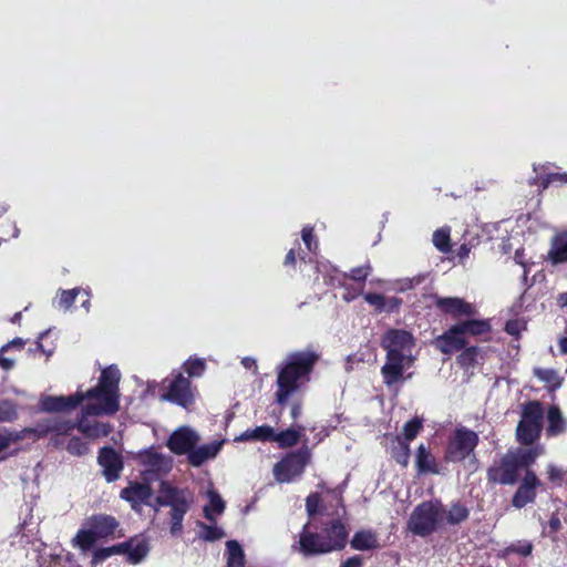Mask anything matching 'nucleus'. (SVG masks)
<instances>
[{"mask_svg":"<svg viewBox=\"0 0 567 567\" xmlns=\"http://www.w3.org/2000/svg\"><path fill=\"white\" fill-rule=\"evenodd\" d=\"M120 379L121 373L118 369L110 367L103 370L100 382L96 385V395L89 399L87 403L82 406L81 413L75 421L61 416L51 417L39 423L34 431L37 433L58 431L62 435L68 433V431L78 430L89 441L107 436L111 432V425L91 417L111 415L118 411Z\"/></svg>","mask_w":567,"mask_h":567,"instance_id":"1","label":"nucleus"},{"mask_svg":"<svg viewBox=\"0 0 567 567\" xmlns=\"http://www.w3.org/2000/svg\"><path fill=\"white\" fill-rule=\"evenodd\" d=\"M319 355L311 350L295 351L289 353L277 367L276 401L285 405L290 396L296 393L303 383L309 381L310 373L318 361Z\"/></svg>","mask_w":567,"mask_h":567,"instance_id":"2","label":"nucleus"},{"mask_svg":"<svg viewBox=\"0 0 567 567\" xmlns=\"http://www.w3.org/2000/svg\"><path fill=\"white\" fill-rule=\"evenodd\" d=\"M306 511L309 517L316 515L336 516L329 527L324 528L323 536L326 537L327 545L331 547V551L344 547L348 532L340 522V512H343L340 491L326 489L321 493H311L306 498Z\"/></svg>","mask_w":567,"mask_h":567,"instance_id":"3","label":"nucleus"},{"mask_svg":"<svg viewBox=\"0 0 567 567\" xmlns=\"http://www.w3.org/2000/svg\"><path fill=\"white\" fill-rule=\"evenodd\" d=\"M386 350V362L382 367V374L386 384L398 382L404 370L413 362L414 341L410 332L404 330H390L382 339Z\"/></svg>","mask_w":567,"mask_h":567,"instance_id":"4","label":"nucleus"},{"mask_svg":"<svg viewBox=\"0 0 567 567\" xmlns=\"http://www.w3.org/2000/svg\"><path fill=\"white\" fill-rule=\"evenodd\" d=\"M194 497L190 491L178 488L168 482H161L158 494L151 506L155 513L159 507H169V532L172 535H179L183 530V520L189 511Z\"/></svg>","mask_w":567,"mask_h":567,"instance_id":"5","label":"nucleus"},{"mask_svg":"<svg viewBox=\"0 0 567 567\" xmlns=\"http://www.w3.org/2000/svg\"><path fill=\"white\" fill-rule=\"evenodd\" d=\"M118 527L116 519L109 515H95L86 520L73 542L82 550H89L96 539L114 535Z\"/></svg>","mask_w":567,"mask_h":567,"instance_id":"6","label":"nucleus"},{"mask_svg":"<svg viewBox=\"0 0 567 567\" xmlns=\"http://www.w3.org/2000/svg\"><path fill=\"white\" fill-rule=\"evenodd\" d=\"M443 522V509L440 503L424 502L412 512L408 528L417 536L432 534Z\"/></svg>","mask_w":567,"mask_h":567,"instance_id":"7","label":"nucleus"},{"mask_svg":"<svg viewBox=\"0 0 567 567\" xmlns=\"http://www.w3.org/2000/svg\"><path fill=\"white\" fill-rule=\"evenodd\" d=\"M544 410L539 402L532 401L524 405L522 420L516 429L517 440L522 444H533L540 435Z\"/></svg>","mask_w":567,"mask_h":567,"instance_id":"8","label":"nucleus"},{"mask_svg":"<svg viewBox=\"0 0 567 567\" xmlns=\"http://www.w3.org/2000/svg\"><path fill=\"white\" fill-rule=\"evenodd\" d=\"M310 451L305 447L288 454L274 467V476L279 483H289L299 477L310 460Z\"/></svg>","mask_w":567,"mask_h":567,"instance_id":"9","label":"nucleus"},{"mask_svg":"<svg viewBox=\"0 0 567 567\" xmlns=\"http://www.w3.org/2000/svg\"><path fill=\"white\" fill-rule=\"evenodd\" d=\"M96 395V386L85 392L76 391L74 394L64 395H43L40 399V409L44 412H66L79 406L84 400H89Z\"/></svg>","mask_w":567,"mask_h":567,"instance_id":"10","label":"nucleus"},{"mask_svg":"<svg viewBox=\"0 0 567 567\" xmlns=\"http://www.w3.org/2000/svg\"><path fill=\"white\" fill-rule=\"evenodd\" d=\"M478 443V436L475 432L465 427L457 429L451 439L446 457L452 462H461L470 457Z\"/></svg>","mask_w":567,"mask_h":567,"instance_id":"11","label":"nucleus"},{"mask_svg":"<svg viewBox=\"0 0 567 567\" xmlns=\"http://www.w3.org/2000/svg\"><path fill=\"white\" fill-rule=\"evenodd\" d=\"M39 435L51 434L50 442L56 449H63L73 456H84L90 453L89 440L84 436H78L74 431L60 435L58 431H48L45 433H38Z\"/></svg>","mask_w":567,"mask_h":567,"instance_id":"12","label":"nucleus"},{"mask_svg":"<svg viewBox=\"0 0 567 567\" xmlns=\"http://www.w3.org/2000/svg\"><path fill=\"white\" fill-rule=\"evenodd\" d=\"M519 467L511 452H507L498 463L488 468L487 478L493 483L513 485L518 477Z\"/></svg>","mask_w":567,"mask_h":567,"instance_id":"13","label":"nucleus"},{"mask_svg":"<svg viewBox=\"0 0 567 567\" xmlns=\"http://www.w3.org/2000/svg\"><path fill=\"white\" fill-rule=\"evenodd\" d=\"M199 434L189 426H179L167 440V447L176 455L189 454L199 442Z\"/></svg>","mask_w":567,"mask_h":567,"instance_id":"14","label":"nucleus"},{"mask_svg":"<svg viewBox=\"0 0 567 567\" xmlns=\"http://www.w3.org/2000/svg\"><path fill=\"white\" fill-rule=\"evenodd\" d=\"M163 400L188 408L194 402V391L190 381L182 373H177L168 385V391L162 395Z\"/></svg>","mask_w":567,"mask_h":567,"instance_id":"15","label":"nucleus"},{"mask_svg":"<svg viewBox=\"0 0 567 567\" xmlns=\"http://www.w3.org/2000/svg\"><path fill=\"white\" fill-rule=\"evenodd\" d=\"M309 525L310 523H307L299 535V542L296 546L299 553L303 556L330 553L331 547L327 545L326 537L321 534L310 532Z\"/></svg>","mask_w":567,"mask_h":567,"instance_id":"16","label":"nucleus"},{"mask_svg":"<svg viewBox=\"0 0 567 567\" xmlns=\"http://www.w3.org/2000/svg\"><path fill=\"white\" fill-rule=\"evenodd\" d=\"M137 460L144 466L145 472L157 475L166 474L173 467V457L157 452L154 447L141 452Z\"/></svg>","mask_w":567,"mask_h":567,"instance_id":"17","label":"nucleus"},{"mask_svg":"<svg viewBox=\"0 0 567 567\" xmlns=\"http://www.w3.org/2000/svg\"><path fill=\"white\" fill-rule=\"evenodd\" d=\"M540 485L539 480L532 471H526V474L513 497V505L522 508L528 503L533 502L536 496V487Z\"/></svg>","mask_w":567,"mask_h":567,"instance_id":"18","label":"nucleus"},{"mask_svg":"<svg viewBox=\"0 0 567 567\" xmlns=\"http://www.w3.org/2000/svg\"><path fill=\"white\" fill-rule=\"evenodd\" d=\"M97 460L107 482H113L118 478L123 464L121 456L113 449L103 447Z\"/></svg>","mask_w":567,"mask_h":567,"instance_id":"19","label":"nucleus"},{"mask_svg":"<svg viewBox=\"0 0 567 567\" xmlns=\"http://www.w3.org/2000/svg\"><path fill=\"white\" fill-rule=\"evenodd\" d=\"M225 440H216L210 443L194 447L188 454V463L194 467H199L204 463L214 460L220 452Z\"/></svg>","mask_w":567,"mask_h":567,"instance_id":"20","label":"nucleus"},{"mask_svg":"<svg viewBox=\"0 0 567 567\" xmlns=\"http://www.w3.org/2000/svg\"><path fill=\"white\" fill-rule=\"evenodd\" d=\"M466 344L464 333L458 329V324L452 327L443 336L436 339V347L444 353H452L462 349Z\"/></svg>","mask_w":567,"mask_h":567,"instance_id":"21","label":"nucleus"},{"mask_svg":"<svg viewBox=\"0 0 567 567\" xmlns=\"http://www.w3.org/2000/svg\"><path fill=\"white\" fill-rule=\"evenodd\" d=\"M152 496V489L147 484L134 483L121 492V497L130 502L134 509L146 504Z\"/></svg>","mask_w":567,"mask_h":567,"instance_id":"22","label":"nucleus"},{"mask_svg":"<svg viewBox=\"0 0 567 567\" xmlns=\"http://www.w3.org/2000/svg\"><path fill=\"white\" fill-rule=\"evenodd\" d=\"M436 306L444 312L453 316H473L475 313L474 307L471 303L456 297L437 298Z\"/></svg>","mask_w":567,"mask_h":567,"instance_id":"23","label":"nucleus"},{"mask_svg":"<svg viewBox=\"0 0 567 567\" xmlns=\"http://www.w3.org/2000/svg\"><path fill=\"white\" fill-rule=\"evenodd\" d=\"M120 553L126 554L132 564H138L148 553V546L145 540L134 539L118 545Z\"/></svg>","mask_w":567,"mask_h":567,"instance_id":"24","label":"nucleus"},{"mask_svg":"<svg viewBox=\"0 0 567 567\" xmlns=\"http://www.w3.org/2000/svg\"><path fill=\"white\" fill-rule=\"evenodd\" d=\"M548 259L553 265L567 261V233L558 234L553 238Z\"/></svg>","mask_w":567,"mask_h":567,"instance_id":"25","label":"nucleus"},{"mask_svg":"<svg viewBox=\"0 0 567 567\" xmlns=\"http://www.w3.org/2000/svg\"><path fill=\"white\" fill-rule=\"evenodd\" d=\"M351 547L355 550H371L379 548L380 543L374 532L363 529L353 535Z\"/></svg>","mask_w":567,"mask_h":567,"instance_id":"26","label":"nucleus"},{"mask_svg":"<svg viewBox=\"0 0 567 567\" xmlns=\"http://www.w3.org/2000/svg\"><path fill=\"white\" fill-rule=\"evenodd\" d=\"M209 503L204 506V516L210 523L216 522V516L221 515L225 511V502L220 495L210 486L207 491Z\"/></svg>","mask_w":567,"mask_h":567,"instance_id":"27","label":"nucleus"},{"mask_svg":"<svg viewBox=\"0 0 567 567\" xmlns=\"http://www.w3.org/2000/svg\"><path fill=\"white\" fill-rule=\"evenodd\" d=\"M275 429L269 425H260L255 429H248L238 435L235 441H260V442H274Z\"/></svg>","mask_w":567,"mask_h":567,"instance_id":"28","label":"nucleus"},{"mask_svg":"<svg viewBox=\"0 0 567 567\" xmlns=\"http://www.w3.org/2000/svg\"><path fill=\"white\" fill-rule=\"evenodd\" d=\"M509 452L520 470L533 464L538 456L544 454L545 450L542 445H538L533 449H516Z\"/></svg>","mask_w":567,"mask_h":567,"instance_id":"29","label":"nucleus"},{"mask_svg":"<svg viewBox=\"0 0 567 567\" xmlns=\"http://www.w3.org/2000/svg\"><path fill=\"white\" fill-rule=\"evenodd\" d=\"M547 422V434L549 436H557L564 433L566 429V422L558 406L551 405L548 409Z\"/></svg>","mask_w":567,"mask_h":567,"instance_id":"30","label":"nucleus"},{"mask_svg":"<svg viewBox=\"0 0 567 567\" xmlns=\"http://www.w3.org/2000/svg\"><path fill=\"white\" fill-rule=\"evenodd\" d=\"M391 455L392 457L405 466L409 463L410 458V446L409 442L403 440L401 436H394L391 439Z\"/></svg>","mask_w":567,"mask_h":567,"instance_id":"31","label":"nucleus"},{"mask_svg":"<svg viewBox=\"0 0 567 567\" xmlns=\"http://www.w3.org/2000/svg\"><path fill=\"white\" fill-rule=\"evenodd\" d=\"M416 465L421 473H437L436 463L423 444L417 447Z\"/></svg>","mask_w":567,"mask_h":567,"instance_id":"32","label":"nucleus"},{"mask_svg":"<svg viewBox=\"0 0 567 567\" xmlns=\"http://www.w3.org/2000/svg\"><path fill=\"white\" fill-rule=\"evenodd\" d=\"M302 431V426H300L298 430L288 429L278 433L275 431L274 442H276L280 447L293 446L300 440Z\"/></svg>","mask_w":567,"mask_h":567,"instance_id":"33","label":"nucleus"},{"mask_svg":"<svg viewBox=\"0 0 567 567\" xmlns=\"http://www.w3.org/2000/svg\"><path fill=\"white\" fill-rule=\"evenodd\" d=\"M23 439V432L0 429V460L7 457L6 451Z\"/></svg>","mask_w":567,"mask_h":567,"instance_id":"34","label":"nucleus"},{"mask_svg":"<svg viewBox=\"0 0 567 567\" xmlns=\"http://www.w3.org/2000/svg\"><path fill=\"white\" fill-rule=\"evenodd\" d=\"M228 567H244L245 557L241 546L236 540L226 543Z\"/></svg>","mask_w":567,"mask_h":567,"instance_id":"35","label":"nucleus"},{"mask_svg":"<svg viewBox=\"0 0 567 567\" xmlns=\"http://www.w3.org/2000/svg\"><path fill=\"white\" fill-rule=\"evenodd\" d=\"M449 524L455 525L464 522L468 517V509L458 503L452 504L447 511H443V517Z\"/></svg>","mask_w":567,"mask_h":567,"instance_id":"36","label":"nucleus"},{"mask_svg":"<svg viewBox=\"0 0 567 567\" xmlns=\"http://www.w3.org/2000/svg\"><path fill=\"white\" fill-rule=\"evenodd\" d=\"M197 527L199 528L198 536L207 542H215L225 536L223 528L217 526L215 523L207 525L203 522H197Z\"/></svg>","mask_w":567,"mask_h":567,"instance_id":"37","label":"nucleus"},{"mask_svg":"<svg viewBox=\"0 0 567 567\" xmlns=\"http://www.w3.org/2000/svg\"><path fill=\"white\" fill-rule=\"evenodd\" d=\"M535 375L543 381L549 390H556L561 385L560 375L553 369H535Z\"/></svg>","mask_w":567,"mask_h":567,"instance_id":"38","label":"nucleus"},{"mask_svg":"<svg viewBox=\"0 0 567 567\" xmlns=\"http://www.w3.org/2000/svg\"><path fill=\"white\" fill-rule=\"evenodd\" d=\"M81 291V288L59 290L54 303L58 306V308L68 311L71 309L72 305L74 303L76 297Z\"/></svg>","mask_w":567,"mask_h":567,"instance_id":"39","label":"nucleus"},{"mask_svg":"<svg viewBox=\"0 0 567 567\" xmlns=\"http://www.w3.org/2000/svg\"><path fill=\"white\" fill-rule=\"evenodd\" d=\"M458 329H461V331H463L464 336L465 334L477 336V334H483V333L487 332L489 330V324H488V322L482 321V320H468V321L458 323Z\"/></svg>","mask_w":567,"mask_h":567,"instance_id":"40","label":"nucleus"},{"mask_svg":"<svg viewBox=\"0 0 567 567\" xmlns=\"http://www.w3.org/2000/svg\"><path fill=\"white\" fill-rule=\"evenodd\" d=\"M183 367L189 378H198L204 374L206 370V362L204 359L190 358Z\"/></svg>","mask_w":567,"mask_h":567,"instance_id":"41","label":"nucleus"},{"mask_svg":"<svg viewBox=\"0 0 567 567\" xmlns=\"http://www.w3.org/2000/svg\"><path fill=\"white\" fill-rule=\"evenodd\" d=\"M18 417L17 405L10 400L0 401V423L12 422Z\"/></svg>","mask_w":567,"mask_h":567,"instance_id":"42","label":"nucleus"},{"mask_svg":"<svg viewBox=\"0 0 567 567\" xmlns=\"http://www.w3.org/2000/svg\"><path fill=\"white\" fill-rule=\"evenodd\" d=\"M433 244L434 246L442 252H446L450 249V230L449 229H437L433 234Z\"/></svg>","mask_w":567,"mask_h":567,"instance_id":"43","label":"nucleus"},{"mask_svg":"<svg viewBox=\"0 0 567 567\" xmlns=\"http://www.w3.org/2000/svg\"><path fill=\"white\" fill-rule=\"evenodd\" d=\"M422 429V422L419 419H413L405 423L403 431H404V437L403 440L410 442L416 437V435L420 433Z\"/></svg>","mask_w":567,"mask_h":567,"instance_id":"44","label":"nucleus"},{"mask_svg":"<svg viewBox=\"0 0 567 567\" xmlns=\"http://www.w3.org/2000/svg\"><path fill=\"white\" fill-rule=\"evenodd\" d=\"M547 474L550 482L556 485H560L565 477L567 476V468L564 470L561 467H557L554 464H549L547 466Z\"/></svg>","mask_w":567,"mask_h":567,"instance_id":"45","label":"nucleus"},{"mask_svg":"<svg viewBox=\"0 0 567 567\" xmlns=\"http://www.w3.org/2000/svg\"><path fill=\"white\" fill-rule=\"evenodd\" d=\"M478 355V349L475 347L467 348L460 355V362L463 365L471 367L476 363V359Z\"/></svg>","mask_w":567,"mask_h":567,"instance_id":"46","label":"nucleus"},{"mask_svg":"<svg viewBox=\"0 0 567 567\" xmlns=\"http://www.w3.org/2000/svg\"><path fill=\"white\" fill-rule=\"evenodd\" d=\"M371 272V266L369 264L353 268L350 270L349 275H346V277H349L355 281H362L365 280L367 277Z\"/></svg>","mask_w":567,"mask_h":567,"instance_id":"47","label":"nucleus"},{"mask_svg":"<svg viewBox=\"0 0 567 567\" xmlns=\"http://www.w3.org/2000/svg\"><path fill=\"white\" fill-rule=\"evenodd\" d=\"M121 547L120 546H113L109 548H101L94 551L93 555V564H97L106 558H109L111 555L115 553H120Z\"/></svg>","mask_w":567,"mask_h":567,"instance_id":"48","label":"nucleus"},{"mask_svg":"<svg viewBox=\"0 0 567 567\" xmlns=\"http://www.w3.org/2000/svg\"><path fill=\"white\" fill-rule=\"evenodd\" d=\"M364 300L375 310L382 312V307L384 306V296L380 293L368 292L363 295Z\"/></svg>","mask_w":567,"mask_h":567,"instance_id":"49","label":"nucleus"},{"mask_svg":"<svg viewBox=\"0 0 567 567\" xmlns=\"http://www.w3.org/2000/svg\"><path fill=\"white\" fill-rule=\"evenodd\" d=\"M302 240L308 248L309 251H315L317 249V243L313 238V228L312 227H303L301 231Z\"/></svg>","mask_w":567,"mask_h":567,"instance_id":"50","label":"nucleus"},{"mask_svg":"<svg viewBox=\"0 0 567 567\" xmlns=\"http://www.w3.org/2000/svg\"><path fill=\"white\" fill-rule=\"evenodd\" d=\"M400 306H401V299H399L396 297H390V298L384 297V306L382 307V311L394 312V311L399 310Z\"/></svg>","mask_w":567,"mask_h":567,"instance_id":"51","label":"nucleus"},{"mask_svg":"<svg viewBox=\"0 0 567 567\" xmlns=\"http://www.w3.org/2000/svg\"><path fill=\"white\" fill-rule=\"evenodd\" d=\"M524 326L517 320H511L506 323L505 330L511 336L518 337L520 331L523 330Z\"/></svg>","mask_w":567,"mask_h":567,"instance_id":"52","label":"nucleus"},{"mask_svg":"<svg viewBox=\"0 0 567 567\" xmlns=\"http://www.w3.org/2000/svg\"><path fill=\"white\" fill-rule=\"evenodd\" d=\"M533 546L528 542L518 543L517 546L513 547V550L517 551L523 556H528L532 553Z\"/></svg>","mask_w":567,"mask_h":567,"instance_id":"53","label":"nucleus"},{"mask_svg":"<svg viewBox=\"0 0 567 567\" xmlns=\"http://www.w3.org/2000/svg\"><path fill=\"white\" fill-rule=\"evenodd\" d=\"M25 344V341L21 338H16L13 339L12 341L6 343L4 346L1 347V351H8L9 349H22L23 346Z\"/></svg>","mask_w":567,"mask_h":567,"instance_id":"54","label":"nucleus"},{"mask_svg":"<svg viewBox=\"0 0 567 567\" xmlns=\"http://www.w3.org/2000/svg\"><path fill=\"white\" fill-rule=\"evenodd\" d=\"M362 558L360 556H353L348 558L340 567H362Z\"/></svg>","mask_w":567,"mask_h":567,"instance_id":"55","label":"nucleus"},{"mask_svg":"<svg viewBox=\"0 0 567 567\" xmlns=\"http://www.w3.org/2000/svg\"><path fill=\"white\" fill-rule=\"evenodd\" d=\"M515 261L524 268V274L527 271V262L524 257V249H517L514 256Z\"/></svg>","mask_w":567,"mask_h":567,"instance_id":"56","label":"nucleus"},{"mask_svg":"<svg viewBox=\"0 0 567 567\" xmlns=\"http://www.w3.org/2000/svg\"><path fill=\"white\" fill-rule=\"evenodd\" d=\"M241 364L245 369L257 371V363L256 360L249 357H246L241 360Z\"/></svg>","mask_w":567,"mask_h":567,"instance_id":"57","label":"nucleus"},{"mask_svg":"<svg viewBox=\"0 0 567 567\" xmlns=\"http://www.w3.org/2000/svg\"><path fill=\"white\" fill-rule=\"evenodd\" d=\"M549 527L551 528L553 532H556L560 528V519L558 518V516H551V518L549 519Z\"/></svg>","mask_w":567,"mask_h":567,"instance_id":"58","label":"nucleus"},{"mask_svg":"<svg viewBox=\"0 0 567 567\" xmlns=\"http://www.w3.org/2000/svg\"><path fill=\"white\" fill-rule=\"evenodd\" d=\"M300 414H301V403L296 402L291 406V416H292V419L296 420L297 417L300 416Z\"/></svg>","mask_w":567,"mask_h":567,"instance_id":"59","label":"nucleus"},{"mask_svg":"<svg viewBox=\"0 0 567 567\" xmlns=\"http://www.w3.org/2000/svg\"><path fill=\"white\" fill-rule=\"evenodd\" d=\"M558 350L560 354H567V337L560 338L558 341Z\"/></svg>","mask_w":567,"mask_h":567,"instance_id":"60","label":"nucleus"},{"mask_svg":"<svg viewBox=\"0 0 567 567\" xmlns=\"http://www.w3.org/2000/svg\"><path fill=\"white\" fill-rule=\"evenodd\" d=\"M296 262V255H295V250L293 249H290L288 251V254L286 255V258H285V265L288 266V265H293Z\"/></svg>","mask_w":567,"mask_h":567,"instance_id":"61","label":"nucleus"},{"mask_svg":"<svg viewBox=\"0 0 567 567\" xmlns=\"http://www.w3.org/2000/svg\"><path fill=\"white\" fill-rule=\"evenodd\" d=\"M48 332H42L39 337V340L37 342V349L42 351L43 353H45L48 357H50L52 354V351H45L42 343H41V340L47 336Z\"/></svg>","mask_w":567,"mask_h":567,"instance_id":"62","label":"nucleus"},{"mask_svg":"<svg viewBox=\"0 0 567 567\" xmlns=\"http://www.w3.org/2000/svg\"><path fill=\"white\" fill-rule=\"evenodd\" d=\"M557 305H558L560 308L567 307V291H566V292L560 293V295L557 297Z\"/></svg>","mask_w":567,"mask_h":567,"instance_id":"63","label":"nucleus"},{"mask_svg":"<svg viewBox=\"0 0 567 567\" xmlns=\"http://www.w3.org/2000/svg\"><path fill=\"white\" fill-rule=\"evenodd\" d=\"M555 181H560V182L567 183V174L550 175L549 176V182H555Z\"/></svg>","mask_w":567,"mask_h":567,"instance_id":"64","label":"nucleus"}]
</instances>
